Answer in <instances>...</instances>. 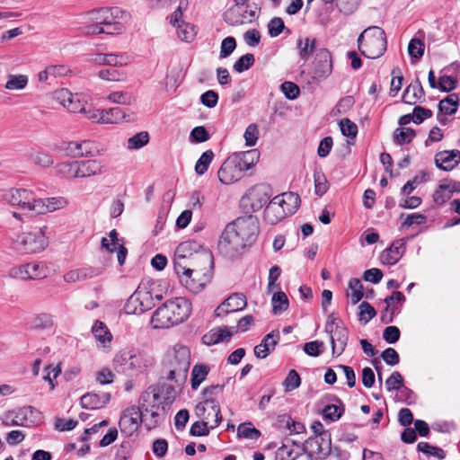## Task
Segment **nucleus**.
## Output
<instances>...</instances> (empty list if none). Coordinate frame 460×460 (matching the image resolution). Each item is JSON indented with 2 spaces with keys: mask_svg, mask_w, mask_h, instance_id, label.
Here are the masks:
<instances>
[{
  "mask_svg": "<svg viewBox=\"0 0 460 460\" xmlns=\"http://www.w3.org/2000/svg\"><path fill=\"white\" fill-rule=\"evenodd\" d=\"M113 362L116 368H121L128 375H134L144 373L153 367L154 358L145 351L130 349L116 353Z\"/></svg>",
  "mask_w": 460,
  "mask_h": 460,
  "instance_id": "423d86ee",
  "label": "nucleus"
},
{
  "mask_svg": "<svg viewBox=\"0 0 460 460\" xmlns=\"http://www.w3.org/2000/svg\"><path fill=\"white\" fill-rule=\"evenodd\" d=\"M224 385H216L204 388L202 392L203 400L195 407V414L201 420L211 422L210 429L217 428L222 421L220 406L216 396L221 394Z\"/></svg>",
  "mask_w": 460,
  "mask_h": 460,
  "instance_id": "0eeeda50",
  "label": "nucleus"
},
{
  "mask_svg": "<svg viewBox=\"0 0 460 460\" xmlns=\"http://www.w3.org/2000/svg\"><path fill=\"white\" fill-rule=\"evenodd\" d=\"M149 141V135L146 131L137 133L128 139V149H139L145 146Z\"/></svg>",
  "mask_w": 460,
  "mask_h": 460,
  "instance_id": "3c124183",
  "label": "nucleus"
},
{
  "mask_svg": "<svg viewBox=\"0 0 460 460\" xmlns=\"http://www.w3.org/2000/svg\"><path fill=\"white\" fill-rule=\"evenodd\" d=\"M53 317L49 314H40L33 321V326L37 329H49L53 326Z\"/></svg>",
  "mask_w": 460,
  "mask_h": 460,
  "instance_id": "774afa93",
  "label": "nucleus"
},
{
  "mask_svg": "<svg viewBox=\"0 0 460 460\" xmlns=\"http://www.w3.org/2000/svg\"><path fill=\"white\" fill-rule=\"evenodd\" d=\"M30 159L33 164L42 167H48L53 164L52 156L41 151L31 153Z\"/></svg>",
  "mask_w": 460,
  "mask_h": 460,
  "instance_id": "5fc2aeb1",
  "label": "nucleus"
},
{
  "mask_svg": "<svg viewBox=\"0 0 460 460\" xmlns=\"http://www.w3.org/2000/svg\"><path fill=\"white\" fill-rule=\"evenodd\" d=\"M231 336L232 332H230L226 327H219L217 329H212L208 333H206L202 337V341L204 344L210 346L224 341H228Z\"/></svg>",
  "mask_w": 460,
  "mask_h": 460,
  "instance_id": "7c9ffc66",
  "label": "nucleus"
},
{
  "mask_svg": "<svg viewBox=\"0 0 460 460\" xmlns=\"http://www.w3.org/2000/svg\"><path fill=\"white\" fill-rule=\"evenodd\" d=\"M385 31L378 26H370L364 30L358 38V49L367 58H378L386 50Z\"/></svg>",
  "mask_w": 460,
  "mask_h": 460,
  "instance_id": "6e6552de",
  "label": "nucleus"
},
{
  "mask_svg": "<svg viewBox=\"0 0 460 460\" xmlns=\"http://www.w3.org/2000/svg\"><path fill=\"white\" fill-rule=\"evenodd\" d=\"M56 98L70 112L83 113L85 111L86 102L81 100L77 93H72L66 89H61L56 93Z\"/></svg>",
  "mask_w": 460,
  "mask_h": 460,
  "instance_id": "f3484780",
  "label": "nucleus"
},
{
  "mask_svg": "<svg viewBox=\"0 0 460 460\" xmlns=\"http://www.w3.org/2000/svg\"><path fill=\"white\" fill-rule=\"evenodd\" d=\"M271 302L273 313L275 314H281L282 312L286 311L288 307V296L282 291L275 293L272 296Z\"/></svg>",
  "mask_w": 460,
  "mask_h": 460,
  "instance_id": "a18cd8bd",
  "label": "nucleus"
},
{
  "mask_svg": "<svg viewBox=\"0 0 460 460\" xmlns=\"http://www.w3.org/2000/svg\"><path fill=\"white\" fill-rule=\"evenodd\" d=\"M316 46V40L311 38H299L296 41L298 54L301 59L308 60L313 55Z\"/></svg>",
  "mask_w": 460,
  "mask_h": 460,
  "instance_id": "f704fd0d",
  "label": "nucleus"
},
{
  "mask_svg": "<svg viewBox=\"0 0 460 460\" xmlns=\"http://www.w3.org/2000/svg\"><path fill=\"white\" fill-rule=\"evenodd\" d=\"M316 71L322 77L328 76L332 70V54L327 49H321L316 53Z\"/></svg>",
  "mask_w": 460,
  "mask_h": 460,
  "instance_id": "bb28decb",
  "label": "nucleus"
},
{
  "mask_svg": "<svg viewBox=\"0 0 460 460\" xmlns=\"http://www.w3.org/2000/svg\"><path fill=\"white\" fill-rule=\"evenodd\" d=\"M424 43L419 39H412L408 45V53L411 58H420L424 54Z\"/></svg>",
  "mask_w": 460,
  "mask_h": 460,
  "instance_id": "0e129e2a",
  "label": "nucleus"
},
{
  "mask_svg": "<svg viewBox=\"0 0 460 460\" xmlns=\"http://www.w3.org/2000/svg\"><path fill=\"white\" fill-rule=\"evenodd\" d=\"M418 450L427 455L433 456L438 459H443L446 456L442 448L433 447L427 442H420L418 444Z\"/></svg>",
  "mask_w": 460,
  "mask_h": 460,
  "instance_id": "052dcab7",
  "label": "nucleus"
},
{
  "mask_svg": "<svg viewBox=\"0 0 460 460\" xmlns=\"http://www.w3.org/2000/svg\"><path fill=\"white\" fill-rule=\"evenodd\" d=\"M237 434L244 438L257 439L261 436V431L255 429L252 423H242L237 429Z\"/></svg>",
  "mask_w": 460,
  "mask_h": 460,
  "instance_id": "603ef678",
  "label": "nucleus"
},
{
  "mask_svg": "<svg viewBox=\"0 0 460 460\" xmlns=\"http://www.w3.org/2000/svg\"><path fill=\"white\" fill-rule=\"evenodd\" d=\"M93 62L110 66H118L125 64L123 56L115 54H97L93 58Z\"/></svg>",
  "mask_w": 460,
  "mask_h": 460,
  "instance_id": "ea45409f",
  "label": "nucleus"
},
{
  "mask_svg": "<svg viewBox=\"0 0 460 460\" xmlns=\"http://www.w3.org/2000/svg\"><path fill=\"white\" fill-rule=\"evenodd\" d=\"M98 75L102 80L111 81V82H119L125 79V74L116 66H111L110 68L102 69L99 71Z\"/></svg>",
  "mask_w": 460,
  "mask_h": 460,
  "instance_id": "8fccbe9b",
  "label": "nucleus"
},
{
  "mask_svg": "<svg viewBox=\"0 0 460 460\" xmlns=\"http://www.w3.org/2000/svg\"><path fill=\"white\" fill-rule=\"evenodd\" d=\"M108 100L118 104L130 105L134 102V97L128 92H112L108 95Z\"/></svg>",
  "mask_w": 460,
  "mask_h": 460,
  "instance_id": "864d4df0",
  "label": "nucleus"
},
{
  "mask_svg": "<svg viewBox=\"0 0 460 460\" xmlns=\"http://www.w3.org/2000/svg\"><path fill=\"white\" fill-rule=\"evenodd\" d=\"M187 264L190 266L179 270V273H176V275L182 285L190 291L196 292L204 286L201 277L205 280L210 277L213 256L210 252L204 251L195 254Z\"/></svg>",
  "mask_w": 460,
  "mask_h": 460,
  "instance_id": "7ed1b4c3",
  "label": "nucleus"
},
{
  "mask_svg": "<svg viewBox=\"0 0 460 460\" xmlns=\"http://www.w3.org/2000/svg\"><path fill=\"white\" fill-rule=\"evenodd\" d=\"M454 193L451 181L448 179H444L440 181L438 189L435 190L433 194V200L438 205L445 204Z\"/></svg>",
  "mask_w": 460,
  "mask_h": 460,
  "instance_id": "2f4dec72",
  "label": "nucleus"
},
{
  "mask_svg": "<svg viewBox=\"0 0 460 460\" xmlns=\"http://www.w3.org/2000/svg\"><path fill=\"white\" fill-rule=\"evenodd\" d=\"M405 252V241L399 239L394 241L389 248L384 250L380 255L383 264L394 265Z\"/></svg>",
  "mask_w": 460,
  "mask_h": 460,
  "instance_id": "6ab92c4d",
  "label": "nucleus"
},
{
  "mask_svg": "<svg viewBox=\"0 0 460 460\" xmlns=\"http://www.w3.org/2000/svg\"><path fill=\"white\" fill-rule=\"evenodd\" d=\"M80 178L102 175L106 172L105 164L95 159L79 161Z\"/></svg>",
  "mask_w": 460,
  "mask_h": 460,
  "instance_id": "b1692460",
  "label": "nucleus"
},
{
  "mask_svg": "<svg viewBox=\"0 0 460 460\" xmlns=\"http://www.w3.org/2000/svg\"><path fill=\"white\" fill-rule=\"evenodd\" d=\"M274 198L282 205L288 216L293 215L297 210L301 202L299 195L295 192H284Z\"/></svg>",
  "mask_w": 460,
  "mask_h": 460,
  "instance_id": "c85d7f7f",
  "label": "nucleus"
},
{
  "mask_svg": "<svg viewBox=\"0 0 460 460\" xmlns=\"http://www.w3.org/2000/svg\"><path fill=\"white\" fill-rule=\"evenodd\" d=\"M210 371V367L205 364H197L191 371V388L197 390L200 384L206 379Z\"/></svg>",
  "mask_w": 460,
  "mask_h": 460,
  "instance_id": "e433bc0d",
  "label": "nucleus"
},
{
  "mask_svg": "<svg viewBox=\"0 0 460 460\" xmlns=\"http://www.w3.org/2000/svg\"><path fill=\"white\" fill-rule=\"evenodd\" d=\"M101 155L99 145L91 140L79 141V157H93Z\"/></svg>",
  "mask_w": 460,
  "mask_h": 460,
  "instance_id": "a19ab883",
  "label": "nucleus"
},
{
  "mask_svg": "<svg viewBox=\"0 0 460 460\" xmlns=\"http://www.w3.org/2000/svg\"><path fill=\"white\" fill-rule=\"evenodd\" d=\"M314 191L318 196H323L328 190V182L325 176L320 172H315L314 173Z\"/></svg>",
  "mask_w": 460,
  "mask_h": 460,
  "instance_id": "680f3d73",
  "label": "nucleus"
},
{
  "mask_svg": "<svg viewBox=\"0 0 460 460\" xmlns=\"http://www.w3.org/2000/svg\"><path fill=\"white\" fill-rule=\"evenodd\" d=\"M258 233L255 217H238L225 227L218 240V249L225 256L234 257L255 242Z\"/></svg>",
  "mask_w": 460,
  "mask_h": 460,
  "instance_id": "f257e3e1",
  "label": "nucleus"
},
{
  "mask_svg": "<svg viewBox=\"0 0 460 460\" xmlns=\"http://www.w3.org/2000/svg\"><path fill=\"white\" fill-rule=\"evenodd\" d=\"M347 296L350 298L351 304H358L363 297V286L358 279H351L349 282Z\"/></svg>",
  "mask_w": 460,
  "mask_h": 460,
  "instance_id": "79ce46f5",
  "label": "nucleus"
},
{
  "mask_svg": "<svg viewBox=\"0 0 460 460\" xmlns=\"http://www.w3.org/2000/svg\"><path fill=\"white\" fill-rule=\"evenodd\" d=\"M101 243H102V247L111 253L116 252L117 246L123 244V242H121L119 239L118 233L115 229H112L109 233L108 237H102Z\"/></svg>",
  "mask_w": 460,
  "mask_h": 460,
  "instance_id": "49530a36",
  "label": "nucleus"
},
{
  "mask_svg": "<svg viewBox=\"0 0 460 460\" xmlns=\"http://www.w3.org/2000/svg\"><path fill=\"white\" fill-rule=\"evenodd\" d=\"M416 133L411 128H399L394 133V141L397 145L409 144L415 137Z\"/></svg>",
  "mask_w": 460,
  "mask_h": 460,
  "instance_id": "37998d69",
  "label": "nucleus"
},
{
  "mask_svg": "<svg viewBox=\"0 0 460 460\" xmlns=\"http://www.w3.org/2000/svg\"><path fill=\"white\" fill-rule=\"evenodd\" d=\"M92 332L103 348L111 344L112 335L102 322L96 321L92 327Z\"/></svg>",
  "mask_w": 460,
  "mask_h": 460,
  "instance_id": "473e14b6",
  "label": "nucleus"
},
{
  "mask_svg": "<svg viewBox=\"0 0 460 460\" xmlns=\"http://www.w3.org/2000/svg\"><path fill=\"white\" fill-rule=\"evenodd\" d=\"M111 400L109 393H87L81 397V405L83 408L96 410L104 407Z\"/></svg>",
  "mask_w": 460,
  "mask_h": 460,
  "instance_id": "4be33fe9",
  "label": "nucleus"
},
{
  "mask_svg": "<svg viewBox=\"0 0 460 460\" xmlns=\"http://www.w3.org/2000/svg\"><path fill=\"white\" fill-rule=\"evenodd\" d=\"M28 84V76L25 75H10L4 87L7 90H22Z\"/></svg>",
  "mask_w": 460,
  "mask_h": 460,
  "instance_id": "09e8293b",
  "label": "nucleus"
},
{
  "mask_svg": "<svg viewBox=\"0 0 460 460\" xmlns=\"http://www.w3.org/2000/svg\"><path fill=\"white\" fill-rule=\"evenodd\" d=\"M178 37L185 42H191L197 34L194 25L181 22L177 25Z\"/></svg>",
  "mask_w": 460,
  "mask_h": 460,
  "instance_id": "c03bdc74",
  "label": "nucleus"
},
{
  "mask_svg": "<svg viewBox=\"0 0 460 460\" xmlns=\"http://www.w3.org/2000/svg\"><path fill=\"white\" fill-rule=\"evenodd\" d=\"M254 55L247 53L235 61L234 64V69L238 73H242L248 70L254 64Z\"/></svg>",
  "mask_w": 460,
  "mask_h": 460,
  "instance_id": "6e6d98bb",
  "label": "nucleus"
},
{
  "mask_svg": "<svg viewBox=\"0 0 460 460\" xmlns=\"http://www.w3.org/2000/svg\"><path fill=\"white\" fill-rule=\"evenodd\" d=\"M376 314L375 308L367 302H362L359 305V320L367 323Z\"/></svg>",
  "mask_w": 460,
  "mask_h": 460,
  "instance_id": "338daca9",
  "label": "nucleus"
},
{
  "mask_svg": "<svg viewBox=\"0 0 460 460\" xmlns=\"http://www.w3.org/2000/svg\"><path fill=\"white\" fill-rule=\"evenodd\" d=\"M349 340V331L345 326H335L331 334L332 354L340 356L344 351Z\"/></svg>",
  "mask_w": 460,
  "mask_h": 460,
  "instance_id": "5701e85b",
  "label": "nucleus"
},
{
  "mask_svg": "<svg viewBox=\"0 0 460 460\" xmlns=\"http://www.w3.org/2000/svg\"><path fill=\"white\" fill-rule=\"evenodd\" d=\"M301 384V378L298 375V373L292 369L288 372L287 377L285 378L283 382V385L285 386V390L287 392L293 391L299 387Z\"/></svg>",
  "mask_w": 460,
  "mask_h": 460,
  "instance_id": "bf43d9fd",
  "label": "nucleus"
},
{
  "mask_svg": "<svg viewBox=\"0 0 460 460\" xmlns=\"http://www.w3.org/2000/svg\"><path fill=\"white\" fill-rule=\"evenodd\" d=\"M341 131L343 136L355 138L358 134V126L349 119H342L339 122Z\"/></svg>",
  "mask_w": 460,
  "mask_h": 460,
  "instance_id": "13d9d810",
  "label": "nucleus"
},
{
  "mask_svg": "<svg viewBox=\"0 0 460 460\" xmlns=\"http://www.w3.org/2000/svg\"><path fill=\"white\" fill-rule=\"evenodd\" d=\"M58 172L66 179L80 178L79 161L61 163L58 165Z\"/></svg>",
  "mask_w": 460,
  "mask_h": 460,
  "instance_id": "c9c22d12",
  "label": "nucleus"
},
{
  "mask_svg": "<svg viewBox=\"0 0 460 460\" xmlns=\"http://www.w3.org/2000/svg\"><path fill=\"white\" fill-rule=\"evenodd\" d=\"M264 216L266 220L271 224L275 225L286 217H288V213H286L282 205H280L275 198H273L269 204L267 205L264 210Z\"/></svg>",
  "mask_w": 460,
  "mask_h": 460,
  "instance_id": "cd10ccee",
  "label": "nucleus"
},
{
  "mask_svg": "<svg viewBox=\"0 0 460 460\" xmlns=\"http://www.w3.org/2000/svg\"><path fill=\"white\" fill-rule=\"evenodd\" d=\"M246 305V296L241 293H234L216 308L215 315L225 316L230 313L242 311Z\"/></svg>",
  "mask_w": 460,
  "mask_h": 460,
  "instance_id": "dca6fc26",
  "label": "nucleus"
},
{
  "mask_svg": "<svg viewBox=\"0 0 460 460\" xmlns=\"http://www.w3.org/2000/svg\"><path fill=\"white\" fill-rule=\"evenodd\" d=\"M424 90L420 81L417 78L411 82L404 90L402 94V102L407 104H415L424 99Z\"/></svg>",
  "mask_w": 460,
  "mask_h": 460,
  "instance_id": "393cba45",
  "label": "nucleus"
},
{
  "mask_svg": "<svg viewBox=\"0 0 460 460\" xmlns=\"http://www.w3.org/2000/svg\"><path fill=\"white\" fill-rule=\"evenodd\" d=\"M142 418L146 428L149 430L156 428L164 419L159 413V409L142 411Z\"/></svg>",
  "mask_w": 460,
  "mask_h": 460,
  "instance_id": "4c0bfd02",
  "label": "nucleus"
},
{
  "mask_svg": "<svg viewBox=\"0 0 460 460\" xmlns=\"http://www.w3.org/2000/svg\"><path fill=\"white\" fill-rule=\"evenodd\" d=\"M155 298L160 300L162 296H154L152 285L143 282L127 300L124 310L128 314H140L155 306Z\"/></svg>",
  "mask_w": 460,
  "mask_h": 460,
  "instance_id": "9d476101",
  "label": "nucleus"
},
{
  "mask_svg": "<svg viewBox=\"0 0 460 460\" xmlns=\"http://www.w3.org/2000/svg\"><path fill=\"white\" fill-rule=\"evenodd\" d=\"M191 304L183 297L166 301L158 307L151 318L155 329H165L185 321L190 314Z\"/></svg>",
  "mask_w": 460,
  "mask_h": 460,
  "instance_id": "20e7f679",
  "label": "nucleus"
},
{
  "mask_svg": "<svg viewBox=\"0 0 460 460\" xmlns=\"http://www.w3.org/2000/svg\"><path fill=\"white\" fill-rule=\"evenodd\" d=\"M198 244L195 242H183L180 243L174 252L173 258V269L175 273H179V270H184L187 266V262L193 258L197 252Z\"/></svg>",
  "mask_w": 460,
  "mask_h": 460,
  "instance_id": "4468645a",
  "label": "nucleus"
},
{
  "mask_svg": "<svg viewBox=\"0 0 460 460\" xmlns=\"http://www.w3.org/2000/svg\"><path fill=\"white\" fill-rule=\"evenodd\" d=\"M460 163V151H442L435 155V164L437 167L444 171H451Z\"/></svg>",
  "mask_w": 460,
  "mask_h": 460,
  "instance_id": "aec40b11",
  "label": "nucleus"
},
{
  "mask_svg": "<svg viewBox=\"0 0 460 460\" xmlns=\"http://www.w3.org/2000/svg\"><path fill=\"white\" fill-rule=\"evenodd\" d=\"M459 102V98L457 94L452 93L447 96L445 99L440 101L438 104V109L441 112L452 115L455 114L457 111V106Z\"/></svg>",
  "mask_w": 460,
  "mask_h": 460,
  "instance_id": "58836bf2",
  "label": "nucleus"
},
{
  "mask_svg": "<svg viewBox=\"0 0 460 460\" xmlns=\"http://www.w3.org/2000/svg\"><path fill=\"white\" fill-rule=\"evenodd\" d=\"M142 422V410L137 406L132 405L123 411L119 424L122 433L131 436L137 431Z\"/></svg>",
  "mask_w": 460,
  "mask_h": 460,
  "instance_id": "ddd939ff",
  "label": "nucleus"
},
{
  "mask_svg": "<svg viewBox=\"0 0 460 460\" xmlns=\"http://www.w3.org/2000/svg\"><path fill=\"white\" fill-rule=\"evenodd\" d=\"M40 207L38 210V215H43L50 212H54L58 209L66 208L68 205V200L64 197H52L48 199H40Z\"/></svg>",
  "mask_w": 460,
  "mask_h": 460,
  "instance_id": "c756f323",
  "label": "nucleus"
},
{
  "mask_svg": "<svg viewBox=\"0 0 460 460\" xmlns=\"http://www.w3.org/2000/svg\"><path fill=\"white\" fill-rule=\"evenodd\" d=\"M190 367V350L187 346L176 344L167 351L164 363L166 380L180 387L187 379Z\"/></svg>",
  "mask_w": 460,
  "mask_h": 460,
  "instance_id": "39448f33",
  "label": "nucleus"
},
{
  "mask_svg": "<svg viewBox=\"0 0 460 460\" xmlns=\"http://www.w3.org/2000/svg\"><path fill=\"white\" fill-rule=\"evenodd\" d=\"M161 402V394H159V390L156 389L155 386H150L141 394L139 399V408L142 411L159 409Z\"/></svg>",
  "mask_w": 460,
  "mask_h": 460,
  "instance_id": "a878e982",
  "label": "nucleus"
},
{
  "mask_svg": "<svg viewBox=\"0 0 460 460\" xmlns=\"http://www.w3.org/2000/svg\"><path fill=\"white\" fill-rule=\"evenodd\" d=\"M125 113L119 107L102 109V124H118L125 120Z\"/></svg>",
  "mask_w": 460,
  "mask_h": 460,
  "instance_id": "72a5a7b5",
  "label": "nucleus"
},
{
  "mask_svg": "<svg viewBox=\"0 0 460 460\" xmlns=\"http://www.w3.org/2000/svg\"><path fill=\"white\" fill-rule=\"evenodd\" d=\"M279 332L275 330L267 334L261 342L255 346L254 355L258 358H265L271 351L274 350L279 341Z\"/></svg>",
  "mask_w": 460,
  "mask_h": 460,
  "instance_id": "412c9836",
  "label": "nucleus"
},
{
  "mask_svg": "<svg viewBox=\"0 0 460 460\" xmlns=\"http://www.w3.org/2000/svg\"><path fill=\"white\" fill-rule=\"evenodd\" d=\"M4 199L8 204L17 206L31 215H38V210L42 208L40 207V198H37L36 194L28 189H11L4 195Z\"/></svg>",
  "mask_w": 460,
  "mask_h": 460,
  "instance_id": "9b49d317",
  "label": "nucleus"
},
{
  "mask_svg": "<svg viewBox=\"0 0 460 460\" xmlns=\"http://www.w3.org/2000/svg\"><path fill=\"white\" fill-rule=\"evenodd\" d=\"M10 276L14 279L28 280L45 278L46 273L44 267L41 264L30 262L11 269Z\"/></svg>",
  "mask_w": 460,
  "mask_h": 460,
  "instance_id": "2eb2a0df",
  "label": "nucleus"
},
{
  "mask_svg": "<svg viewBox=\"0 0 460 460\" xmlns=\"http://www.w3.org/2000/svg\"><path fill=\"white\" fill-rule=\"evenodd\" d=\"M102 29V33L108 35L120 34L125 31V27L120 22V18L113 19V21L110 22L107 25H104Z\"/></svg>",
  "mask_w": 460,
  "mask_h": 460,
  "instance_id": "69168bd1",
  "label": "nucleus"
},
{
  "mask_svg": "<svg viewBox=\"0 0 460 460\" xmlns=\"http://www.w3.org/2000/svg\"><path fill=\"white\" fill-rule=\"evenodd\" d=\"M122 11L117 7L114 8H98L93 9L85 13L88 22H97L101 27L107 25L115 18H120Z\"/></svg>",
  "mask_w": 460,
  "mask_h": 460,
  "instance_id": "a211bd4d",
  "label": "nucleus"
},
{
  "mask_svg": "<svg viewBox=\"0 0 460 460\" xmlns=\"http://www.w3.org/2000/svg\"><path fill=\"white\" fill-rule=\"evenodd\" d=\"M208 424L210 421L202 420V421L194 422L190 429V434L194 437L208 436L209 434Z\"/></svg>",
  "mask_w": 460,
  "mask_h": 460,
  "instance_id": "e2e57ef3",
  "label": "nucleus"
},
{
  "mask_svg": "<svg viewBox=\"0 0 460 460\" xmlns=\"http://www.w3.org/2000/svg\"><path fill=\"white\" fill-rule=\"evenodd\" d=\"M214 157L212 150L205 151L195 164V172L198 175H203L208 169Z\"/></svg>",
  "mask_w": 460,
  "mask_h": 460,
  "instance_id": "de8ad7c7",
  "label": "nucleus"
},
{
  "mask_svg": "<svg viewBox=\"0 0 460 460\" xmlns=\"http://www.w3.org/2000/svg\"><path fill=\"white\" fill-rule=\"evenodd\" d=\"M48 226H44L31 231L22 232L13 240L15 250L22 253H36L42 252L49 245L46 235Z\"/></svg>",
  "mask_w": 460,
  "mask_h": 460,
  "instance_id": "1a4fd4ad",
  "label": "nucleus"
},
{
  "mask_svg": "<svg viewBox=\"0 0 460 460\" xmlns=\"http://www.w3.org/2000/svg\"><path fill=\"white\" fill-rule=\"evenodd\" d=\"M260 159V152L251 149L245 152L234 153L220 166L217 176L223 184L238 181L244 172L252 168Z\"/></svg>",
  "mask_w": 460,
  "mask_h": 460,
  "instance_id": "f03ea898",
  "label": "nucleus"
},
{
  "mask_svg": "<svg viewBox=\"0 0 460 460\" xmlns=\"http://www.w3.org/2000/svg\"><path fill=\"white\" fill-rule=\"evenodd\" d=\"M386 389L388 392L401 391L403 386V378L398 371H394L385 381Z\"/></svg>",
  "mask_w": 460,
  "mask_h": 460,
  "instance_id": "4d7b16f0",
  "label": "nucleus"
},
{
  "mask_svg": "<svg viewBox=\"0 0 460 460\" xmlns=\"http://www.w3.org/2000/svg\"><path fill=\"white\" fill-rule=\"evenodd\" d=\"M42 420L41 412L32 406H23L13 411L6 417L5 424L11 426L32 427Z\"/></svg>",
  "mask_w": 460,
  "mask_h": 460,
  "instance_id": "f8f14e48",
  "label": "nucleus"
}]
</instances>
